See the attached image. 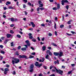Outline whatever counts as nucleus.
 Wrapping results in <instances>:
<instances>
[{
    "label": "nucleus",
    "mask_w": 76,
    "mask_h": 76,
    "mask_svg": "<svg viewBox=\"0 0 76 76\" xmlns=\"http://www.w3.org/2000/svg\"><path fill=\"white\" fill-rule=\"evenodd\" d=\"M52 45L55 47H57V45L54 43H52Z\"/></svg>",
    "instance_id": "30"
},
{
    "label": "nucleus",
    "mask_w": 76,
    "mask_h": 76,
    "mask_svg": "<svg viewBox=\"0 0 76 76\" xmlns=\"http://www.w3.org/2000/svg\"><path fill=\"white\" fill-rule=\"evenodd\" d=\"M66 35H68V36H72L71 34H69L68 33H66Z\"/></svg>",
    "instance_id": "27"
},
{
    "label": "nucleus",
    "mask_w": 76,
    "mask_h": 76,
    "mask_svg": "<svg viewBox=\"0 0 76 76\" xmlns=\"http://www.w3.org/2000/svg\"><path fill=\"white\" fill-rule=\"evenodd\" d=\"M11 46L12 47H13V42H12L11 43Z\"/></svg>",
    "instance_id": "33"
},
{
    "label": "nucleus",
    "mask_w": 76,
    "mask_h": 76,
    "mask_svg": "<svg viewBox=\"0 0 76 76\" xmlns=\"http://www.w3.org/2000/svg\"><path fill=\"white\" fill-rule=\"evenodd\" d=\"M17 37L19 38H21V36L19 34H18L17 35Z\"/></svg>",
    "instance_id": "20"
},
{
    "label": "nucleus",
    "mask_w": 76,
    "mask_h": 76,
    "mask_svg": "<svg viewBox=\"0 0 76 76\" xmlns=\"http://www.w3.org/2000/svg\"><path fill=\"white\" fill-rule=\"evenodd\" d=\"M71 66L72 67H74V66H75V64H71Z\"/></svg>",
    "instance_id": "49"
},
{
    "label": "nucleus",
    "mask_w": 76,
    "mask_h": 76,
    "mask_svg": "<svg viewBox=\"0 0 76 76\" xmlns=\"http://www.w3.org/2000/svg\"><path fill=\"white\" fill-rule=\"evenodd\" d=\"M0 47L1 48H3V46L2 45H0Z\"/></svg>",
    "instance_id": "64"
},
{
    "label": "nucleus",
    "mask_w": 76,
    "mask_h": 76,
    "mask_svg": "<svg viewBox=\"0 0 76 76\" xmlns=\"http://www.w3.org/2000/svg\"><path fill=\"white\" fill-rule=\"evenodd\" d=\"M49 54L50 56H52V53H51L50 52L49 53Z\"/></svg>",
    "instance_id": "52"
},
{
    "label": "nucleus",
    "mask_w": 76,
    "mask_h": 76,
    "mask_svg": "<svg viewBox=\"0 0 76 76\" xmlns=\"http://www.w3.org/2000/svg\"><path fill=\"white\" fill-rule=\"evenodd\" d=\"M42 51H45L46 50V48H42Z\"/></svg>",
    "instance_id": "28"
},
{
    "label": "nucleus",
    "mask_w": 76,
    "mask_h": 76,
    "mask_svg": "<svg viewBox=\"0 0 76 76\" xmlns=\"http://www.w3.org/2000/svg\"><path fill=\"white\" fill-rule=\"evenodd\" d=\"M13 75H16V72H15V71H13Z\"/></svg>",
    "instance_id": "45"
},
{
    "label": "nucleus",
    "mask_w": 76,
    "mask_h": 76,
    "mask_svg": "<svg viewBox=\"0 0 76 76\" xmlns=\"http://www.w3.org/2000/svg\"><path fill=\"white\" fill-rule=\"evenodd\" d=\"M36 39H33L32 40V41H33V42H36Z\"/></svg>",
    "instance_id": "51"
},
{
    "label": "nucleus",
    "mask_w": 76,
    "mask_h": 76,
    "mask_svg": "<svg viewBox=\"0 0 76 76\" xmlns=\"http://www.w3.org/2000/svg\"><path fill=\"white\" fill-rule=\"evenodd\" d=\"M50 2H53L54 0H49Z\"/></svg>",
    "instance_id": "57"
},
{
    "label": "nucleus",
    "mask_w": 76,
    "mask_h": 76,
    "mask_svg": "<svg viewBox=\"0 0 76 76\" xmlns=\"http://www.w3.org/2000/svg\"><path fill=\"white\" fill-rule=\"evenodd\" d=\"M49 56V55H48V54L47 55V56L45 57L46 59H48V60H49V58H48Z\"/></svg>",
    "instance_id": "16"
},
{
    "label": "nucleus",
    "mask_w": 76,
    "mask_h": 76,
    "mask_svg": "<svg viewBox=\"0 0 76 76\" xmlns=\"http://www.w3.org/2000/svg\"><path fill=\"white\" fill-rule=\"evenodd\" d=\"M53 66H50V70L51 69H52V68H53Z\"/></svg>",
    "instance_id": "58"
},
{
    "label": "nucleus",
    "mask_w": 76,
    "mask_h": 76,
    "mask_svg": "<svg viewBox=\"0 0 76 76\" xmlns=\"http://www.w3.org/2000/svg\"><path fill=\"white\" fill-rule=\"evenodd\" d=\"M34 65L33 64H31L30 66V69H31L29 70V71L31 73L33 72L34 70Z\"/></svg>",
    "instance_id": "5"
},
{
    "label": "nucleus",
    "mask_w": 76,
    "mask_h": 76,
    "mask_svg": "<svg viewBox=\"0 0 76 76\" xmlns=\"http://www.w3.org/2000/svg\"><path fill=\"white\" fill-rule=\"evenodd\" d=\"M26 50V48H21V50L23 51H25Z\"/></svg>",
    "instance_id": "17"
},
{
    "label": "nucleus",
    "mask_w": 76,
    "mask_h": 76,
    "mask_svg": "<svg viewBox=\"0 0 76 76\" xmlns=\"http://www.w3.org/2000/svg\"><path fill=\"white\" fill-rule=\"evenodd\" d=\"M54 68L56 69V72L57 73H58L61 75H63V71L61 70L60 69L58 70V69H57L56 67L55 66L54 67Z\"/></svg>",
    "instance_id": "3"
},
{
    "label": "nucleus",
    "mask_w": 76,
    "mask_h": 76,
    "mask_svg": "<svg viewBox=\"0 0 76 76\" xmlns=\"http://www.w3.org/2000/svg\"><path fill=\"white\" fill-rule=\"evenodd\" d=\"M1 54H4L5 53V52L3 50H1Z\"/></svg>",
    "instance_id": "22"
},
{
    "label": "nucleus",
    "mask_w": 76,
    "mask_h": 76,
    "mask_svg": "<svg viewBox=\"0 0 76 76\" xmlns=\"http://www.w3.org/2000/svg\"><path fill=\"white\" fill-rule=\"evenodd\" d=\"M42 62H44V60H45V58H42Z\"/></svg>",
    "instance_id": "21"
},
{
    "label": "nucleus",
    "mask_w": 76,
    "mask_h": 76,
    "mask_svg": "<svg viewBox=\"0 0 76 76\" xmlns=\"http://www.w3.org/2000/svg\"><path fill=\"white\" fill-rule=\"evenodd\" d=\"M34 56L30 55L29 57V58H34Z\"/></svg>",
    "instance_id": "18"
},
{
    "label": "nucleus",
    "mask_w": 76,
    "mask_h": 76,
    "mask_svg": "<svg viewBox=\"0 0 76 76\" xmlns=\"http://www.w3.org/2000/svg\"><path fill=\"white\" fill-rule=\"evenodd\" d=\"M66 8L67 10H68L69 9V6L67 5L66 6Z\"/></svg>",
    "instance_id": "43"
},
{
    "label": "nucleus",
    "mask_w": 76,
    "mask_h": 76,
    "mask_svg": "<svg viewBox=\"0 0 76 76\" xmlns=\"http://www.w3.org/2000/svg\"><path fill=\"white\" fill-rule=\"evenodd\" d=\"M62 68L63 69H65V66H62Z\"/></svg>",
    "instance_id": "62"
},
{
    "label": "nucleus",
    "mask_w": 76,
    "mask_h": 76,
    "mask_svg": "<svg viewBox=\"0 0 76 76\" xmlns=\"http://www.w3.org/2000/svg\"><path fill=\"white\" fill-rule=\"evenodd\" d=\"M52 72H56V70L54 69H52Z\"/></svg>",
    "instance_id": "46"
},
{
    "label": "nucleus",
    "mask_w": 76,
    "mask_h": 76,
    "mask_svg": "<svg viewBox=\"0 0 76 76\" xmlns=\"http://www.w3.org/2000/svg\"><path fill=\"white\" fill-rule=\"evenodd\" d=\"M39 9H40V8L38 7V8H37V11H39Z\"/></svg>",
    "instance_id": "54"
},
{
    "label": "nucleus",
    "mask_w": 76,
    "mask_h": 76,
    "mask_svg": "<svg viewBox=\"0 0 76 76\" xmlns=\"http://www.w3.org/2000/svg\"><path fill=\"white\" fill-rule=\"evenodd\" d=\"M6 66L8 68V67H9L10 66H9V65L8 64H7L6 65Z\"/></svg>",
    "instance_id": "31"
},
{
    "label": "nucleus",
    "mask_w": 76,
    "mask_h": 76,
    "mask_svg": "<svg viewBox=\"0 0 76 76\" xmlns=\"http://www.w3.org/2000/svg\"><path fill=\"white\" fill-rule=\"evenodd\" d=\"M63 27H64V25H61L60 26V28H63Z\"/></svg>",
    "instance_id": "24"
},
{
    "label": "nucleus",
    "mask_w": 76,
    "mask_h": 76,
    "mask_svg": "<svg viewBox=\"0 0 76 76\" xmlns=\"http://www.w3.org/2000/svg\"><path fill=\"white\" fill-rule=\"evenodd\" d=\"M71 73H72V71H71L68 72V75H70V74Z\"/></svg>",
    "instance_id": "39"
},
{
    "label": "nucleus",
    "mask_w": 76,
    "mask_h": 76,
    "mask_svg": "<svg viewBox=\"0 0 76 76\" xmlns=\"http://www.w3.org/2000/svg\"><path fill=\"white\" fill-rule=\"evenodd\" d=\"M28 5H29V6H32V4H31V3L30 2H28Z\"/></svg>",
    "instance_id": "32"
},
{
    "label": "nucleus",
    "mask_w": 76,
    "mask_h": 76,
    "mask_svg": "<svg viewBox=\"0 0 76 76\" xmlns=\"http://www.w3.org/2000/svg\"><path fill=\"white\" fill-rule=\"evenodd\" d=\"M49 35L51 37L52 35V34L51 33H49Z\"/></svg>",
    "instance_id": "63"
},
{
    "label": "nucleus",
    "mask_w": 76,
    "mask_h": 76,
    "mask_svg": "<svg viewBox=\"0 0 76 76\" xmlns=\"http://www.w3.org/2000/svg\"><path fill=\"white\" fill-rule=\"evenodd\" d=\"M15 55L16 56H19V52L17 51L15 53Z\"/></svg>",
    "instance_id": "12"
},
{
    "label": "nucleus",
    "mask_w": 76,
    "mask_h": 76,
    "mask_svg": "<svg viewBox=\"0 0 76 76\" xmlns=\"http://www.w3.org/2000/svg\"><path fill=\"white\" fill-rule=\"evenodd\" d=\"M0 57L1 58V59H0V61H1V60H3V56H0Z\"/></svg>",
    "instance_id": "26"
},
{
    "label": "nucleus",
    "mask_w": 76,
    "mask_h": 76,
    "mask_svg": "<svg viewBox=\"0 0 76 76\" xmlns=\"http://www.w3.org/2000/svg\"><path fill=\"white\" fill-rule=\"evenodd\" d=\"M3 18H6V15H3Z\"/></svg>",
    "instance_id": "55"
},
{
    "label": "nucleus",
    "mask_w": 76,
    "mask_h": 76,
    "mask_svg": "<svg viewBox=\"0 0 76 76\" xmlns=\"http://www.w3.org/2000/svg\"><path fill=\"white\" fill-rule=\"evenodd\" d=\"M23 1H24V2H25V3H27L28 1L27 0H23Z\"/></svg>",
    "instance_id": "48"
},
{
    "label": "nucleus",
    "mask_w": 76,
    "mask_h": 76,
    "mask_svg": "<svg viewBox=\"0 0 76 76\" xmlns=\"http://www.w3.org/2000/svg\"><path fill=\"white\" fill-rule=\"evenodd\" d=\"M55 75L54 74H52V75H50L49 76H55Z\"/></svg>",
    "instance_id": "59"
},
{
    "label": "nucleus",
    "mask_w": 76,
    "mask_h": 76,
    "mask_svg": "<svg viewBox=\"0 0 76 76\" xmlns=\"http://www.w3.org/2000/svg\"><path fill=\"white\" fill-rule=\"evenodd\" d=\"M4 75H6L7 73V71H5L4 72Z\"/></svg>",
    "instance_id": "42"
},
{
    "label": "nucleus",
    "mask_w": 76,
    "mask_h": 76,
    "mask_svg": "<svg viewBox=\"0 0 76 76\" xmlns=\"http://www.w3.org/2000/svg\"><path fill=\"white\" fill-rule=\"evenodd\" d=\"M38 3L39 4H41V3H42V2L41 1H38Z\"/></svg>",
    "instance_id": "29"
},
{
    "label": "nucleus",
    "mask_w": 76,
    "mask_h": 76,
    "mask_svg": "<svg viewBox=\"0 0 76 76\" xmlns=\"http://www.w3.org/2000/svg\"><path fill=\"white\" fill-rule=\"evenodd\" d=\"M32 55H33L34 56H35V52H33L31 53Z\"/></svg>",
    "instance_id": "40"
},
{
    "label": "nucleus",
    "mask_w": 76,
    "mask_h": 76,
    "mask_svg": "<svg viewBox=\"0 0 76 76\" xmlns=\"http://www.w3.org/2000/svg\"><path fill=\"white\" fill-rule=\"evenodd\" d=\"M28 35L30 37L32 35V34L31 33H30L28 34Z\"/></svg>",
    "instance_id": "47"
},
{
    "label": "nucleus",
    "mask_w": 76,
    "mask_h": 76,
    "mask_svg": "<svg viewBox=\"0 0 76 76\" xmlns=\"http://www.w3.org/2000/svg\"><path fill=\"white\" fill-rule=\"evenodd\" d=\"M60 4H57V9L58 10L59 9H60Z\"/></svg>",
    "instance_id": "13"
},
{
    "label": "nucleus",
    "mask_w": 76,
    "mask_h": 76,
    "mask_svg": "<svg viewBox=\"0 0 76 76\" xmlns=\"http://www.w3.org/2000/svg\"><path fill=\"white\" fill-rule=\"evenodd\" d=\"M19 33H20V34H21V35L23 34V32L21 31H19Z\"/></svg>",
    "instance_id": "56"
},
{
    "label": "nucleus",
    "mask_w": 76,
    "mask_h": 76,
    "mask_svg": "<svg viewBox=\"0 0 76 76\" xmlns=\"http://www.w3.org/2000/svg\"><path fill=\"white\" fill-rule=\"evenodd\" d=\"M61 3H61L62 5H64V3H69V1L67 0H62L61 1Z\"/></svg>",
    "instance_id": "7"
},
{
    "label": "nucleus",
    "mask_w": 76,
    "mask_h": 76,
    "mask_svg": "<svg viewBox=\"0 0 76 76\" xmlns=\"http://www.w3.org/2000/svg\"><path fill=\"white\" fill-rule=\"evenodd\" d=\"M40 9L41 10H44V8H43V7H41V8H40Z\"/></svg>",
    "instance_id": "61"
},
{
    "label": "nucleus",
    "mask_w": 76,
    "mask_h": 76,
    "mask_svg": "<svg viewBox=\"0 0 76 76\" xmlns=\"http://www.w3.org/2000/svg\"><path fill=\"white\" fill-rule=\"evenodd\" d=\"M71 22H72V20H70L67 23L69 25H70L71 23Z\"/></svg>",
    "instance_id": "11"
},
{
    "label": "nucleus",
    "mask_w": 76,
    "mask_h": 76,
    "mask_svg": "<svg viewBox=\"0 0 76 76\" xmlns=\"http://www.w3.org/2000/svg\"><path fill=\"white\" fill-rule=\"evenodd\" d=\"M43 67L45 69V70H46V69H47V66H43Z\"/></svg>",
    "instance_id": "25"
},
{
    "label": "nucleus",
    "mask_w": 76,
    "mask_h": 76,
    "mask_svg": "<svg viewBox=\"0 0 76 76\" xmlns=\"http://www.w3.org/2000/svg\"><path fill=\"white\" fill-rule=\"evenodd\" d=\"M13 58L14 60L12 61V63L13 65L15 64H15H17V63H19V61H20L19 59L18 58Z\"/></svg>",
    "instance_id": "1"
},
{
    "label": "nucleus",
    "mask_w": 76,
    "mask_h": 76,
    "mask_svg": "<svg viewBox=\"0 0 76 76\" xmlns=\"http://www.w3.org/2000/svg\"><path fill=\"white\" fill-rule=\"evenodd\" d=\"M39 7H43V4H39Z\"/></svg>",
    "instance_id": "19"
},
{
    "label": "nucleus",
    "mask_w": 76,
    "mask_h": 76,
    "mask_svg": "<svg viewBox=\"0 0 76 76\" xmlns=\"http://www.w3.org/2000/svg\"><path fill=\"white\" fill-rule=\"evenodd\" d=\"M14 18H11V22H14Z\"/></svg>",
    "instance_id": "23"
},
{
    "label": "nucleus",
    "mask_w": 76,
    "mask_h": 76,
    "mask_svg": "<svg viewBox=\"0 0 76 76\" xmlns=\"http://www.w3.org/2000/svg\"><path fill=\"white\" fill-rule=\"evenodd\" d=\"M4 70L5 72H9V69L8 68H6L4 69Z\"/></svg>",
    "instance_id": "14"
},
{
    "label": "nucleus",
    "mask_w": 76,
    "mask_h": 76,
    "mask_svg": "<svg viewBox=\"0 0 76 76\" xmlns=\"http://www.w3.org/2000/svg\"><path fill=\"white\" fill-rule=\"evenodd\" d=\"M1 39H2V40H4V37H1Z\"/></svg>",
    "instance_id": "60"
},
{
    "label": "nucleus",
    "mask_w": 76,
    "mask_h": 76,
    "mask_svg": "<svg viewBox=\"0 0 76 76\" xmlns=\"http://www.w3.org/2000/svg\"><path fill=\"white\" fill-rule=\"evenodd\" d=\"M20 58H26V59H28V58H27V56L25 55H19Z\"/></svg>",
    "instance_id": "6"
},
{
    "label": "nucleus",
    "mask_w": 76,
    "mask_h": 76,
    "mask_svg": "<svg viewBox=\"0 0 76 76\" xmlns=\"http://www.w3.org/2000/svg\"><path fill=\"white\" fill-rule=\"evenodd\" d=\"M16 4H17V6H19V2L18 1L17 2Z\"/></svg>",
    "instance_id": "53"
},
{
    "label": "nucleus",
    "mask_w": 76,
    "mask_h": 76,
    "mask_svg": "<svg viewBox=\"0 0 76 76\" xmlns=\"http://www.w3.org/2000/svg\"><path fill=\"white\" fill-rule=\"evenodd\" d=\"M71 33H72V34H75V32H74L73 31H71Z\"/></svg>",
    "instance_id": "34"
},
{
    "label": "nucleus",
    "mask_w": 76,
    "mask_h": 76,
    "mask_svg": "<svg viewBox=\"0 0 76 76\" xmlns=\"http://www.w3.org/2000/svg\"><path fill=\"white\" fill-rule=\"evenodd\" d=\"M11 34H8L7 35V38H10V37H11Z\"/></svg>",
    "instance_id": "10"
},
{
    "label": "nucleus",
    "mask_w": 76,
    "mask_h": 76,
    "mask_svg": "<svg viewBox=\"0 0 76 76\" xmlns=\"http://www.w3.org/2000/svg\"><path fill=\"white\" fill-rule=\"evenodd\" d=\"M37 39L38 40V41H41L40 38H39V37H37Z\"/></svg>",
    "instance_id": "50"
},
{
    "label": "nucleus",
    "mask_w": 76,
    "mask_h": 76,
    "mask_svg": "<svg viewBox=\"0 0 76 76\" xmlns=\"http://www.w3.org/2000/svg\"><path fill=\"white\" fill-rule=\"evenodd\" d=\"M53 10H57V8L56 7H54V8H53Z\"/></svg>",
    "instance_id": "36"
},
{
    "label": "nucleus",
    "mask_w": 76,
    "mask_h": 76,
    "mask_svg": "<svg viewBox=\"0 0 76 76\" xmlns=\"http://www.w3.org/2000/svg\"><path fill=\"white\" fill-rule=\"evenodd\" d=\"M55 34L56 36H57V33L56 31H55Z\"/></svg>",
    "instance_id": "37"
},
{
    "label": "nucleus",
    "mask_w": 76,
    "mask_h": 76,
    "mask_svg": "<svg viewBox=\"0 0 76 76\" xmlns=\"http://www.w3.org/2000/svg\"><path fill=\"white\" fill-rule=\"evenodd\" d=\"M25 42L26 44H27V45H28V46H29L31 45V43H30L29 41L28 40L26 41Z\"/></svg>",
    "instance_id": "8"
},
{
    "label": "nucleus",
    "mask_w": 76,
    "mask_h": 76,
    "mask_svg": "<svg viewBox=\"0 0 76 76\" xmlns=\"http://www.w3.org/2000/svg\"><path fill=\"white\" fill-rule=\"evenodd\" d=\"M31 25L33 28H34L35 26V25L34 23H33V22H31Z\"/></svg>",
    "instance_id": "9"
},
{
    "label": "nucleus",
    "mask_w": 76,
    "mask_h": 76,
    "mask_svg": "<svg viewBox=\"0 0 76 76\" xmlns=\"http://www.w3.org/2000/svg\"><path fill=\"white\" fill-rule=\"evenodd\" d=\"M10 33H11V34H13V31L12 30H10Z\"/></svg>",
    "instance_id": "41"
},
{
    "label": "nucleus",
    "mask_w": 76,
    "mask_h": 76,
    "mask_svg": "<svg viewBox=\"0 0 76 76\" xmlns=\"http://www.w3.org/2000/svg\"><path fill=\"white\" fill-rule=\"evenodd\" d=\"M34 65H35L36 67H38L39 68H40V67L42 66V64L41 63L40 64H39L38 62L36 61L35 63L34 64Z\"/></svg>",
    "instance_id": "4"
},
{
    "label": "nucleus",
    "mask_w": 76,
    "mask_h": 76,
    "mask_svg": "<svg viewBox=\"0 0 76 76\" xmlns=\"http://www.w3.org/2000/svg\"><path fill=\"white\" fill-rule=\"evenodd\" d=\"M41 26H42L44 27L45 26V25L44 23H42V24H41Z\"/></svg>",
    "instance_id": "38"
},
{
    "label": "nucleus",
    "mask_w": 76,
    "mask_h": 76,
    "mask_svg": "<svg viewBox=\"0 0 76 76\" xmlns=\"http://www.w3.org/2000/svg\"><path fill=\"white\" fill-rule=\"evenodd\" d=\"M9 9H15L13 7H12V6H10L9 7Z\"/></svg>",
    "instance_id": "15"
},
{
    "label": "nucleus",
    "mask_w": 76,
    "mask_h": 76,
    "mask_svg": "<svg viewBox=\"0 0 76 76\" xmlns=\"http://www.w3.org/2000/svg\"><path fill=\"white\" fill-rule=\"evenodd\" d=\"M33 38V37H32V36H31L29 37V38H30V39H32Z\"/></svg>",
    "instance_id": "35"
},
{
    "label": "nucleus",
    "mask_w": 76,
    "mask_h": 76,
    "mask_svg": "<svg viewBox=\"0 0 76 76\" xmlns=\"http://www.w3.org/2000/svg\"><path fill=\"white\" fill-rule=\"evenodd\" d=\"M7 4H10L11 3H10V2H9V1H7Z\"/></svg>",
    "instance_id": "44"
},
{
    "label": "nucleus",
    "mask_w": 76,
    "mask_h": 76,
    "mask_svg": "<svg viewBox=\"0 0 76 76\" xmlns=\"http://www.w3.org/2000/svg\"><path fill=\"white\" fill-rule=\"evenodd\" d=\"M54 55L56 56H58L59 55V57H61L62 56H63V52H61L59 53L58 52H54Z\"/></svg>",
    "instance_id": "2"
}]
</instances>
